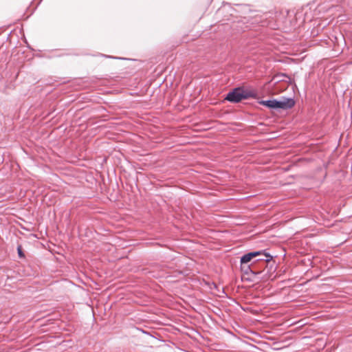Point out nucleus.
<instances>
[{"mask_svg": "<svg viewBox=\"0 0 352 352\" xmlns=\"http://www.w3.org/2000/svg\"><path fill=\"white\" fill-rule=\"evenodd\" d=\"M256 94L254 91L245 89L242 87H237L229 92L226 99L230 102H239L243 99L255 98Z\"/></svg>", "mask_w": 352, "mask_h": 352, "instance_id": "nucleus-1", "label": "nucleus"}, {"mask_svg": "<svg viewBox=\"0 0 352 352\" xmlns=\"http://www.w3.org/2000/svg\"><path fill=\"white\" fill-rule=\"evenodd\" d=\"M259 103L271 109H281L286 110L292 108L295 105L294 100L291 98H284L280 100H277L276 99L261 100Z\"/></svg>", "mask_w": 352, "mask_h": 352, "instance_id": "nucleus-2", "label": "nucleus"}, {"mask_svg": "<svg viewBox=\"0 0 352 352\" xmlns=\"http://www.w3.org/2000/svg\"><path fill=\"white\" fill-rule=\"evenodd\" d=\"M257 256H263L265 257L264 258H257L256 259V261H264L265 264L266 263L270 261L272 259V256L270 254L265 253V252L256 251V252H251L244 254L241 258V264L248 263L252 258L256 257Z\"/></svg>", "mask_w": 352, "mask_h": 352, "instance_id": "nucleus-3", "label": "nucleus"}, {"mask_svg": "<svg viewBox=\"0 0 352 352\" xmlns=\"http://www.w3.org/2000/svg\"><path fill=\"white\" fill-rule=\"evenodd\" d=\"M17 250H18V254H19V256L20 257H23L24 256V254L21 250V246H19L18 248H17Z\"/></svg>", "mask_w": 352, "mask_h": 352, "instance_id": "nucleus-4", "label": "nucleus"}, {"mask_svg": "<svg viewBox=\"0 0 352 352\" xmlns=\"http://www.w3.org/2000/svg\"><path fill=\"white\" fill-rule=\"evenodd\" d=\"M259 256V258H265V257H264V256Z\"/></svg>", "mask_w": 352, "mask_h": 352, "instance_id": "nucleus-5", "label": "nucleus"}]
</instances>
